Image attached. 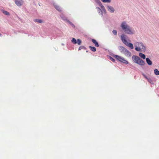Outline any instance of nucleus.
Instances as JSON below:
<instances>
[{
	"instance_id": "nucleus-21",
	"label": "nucleus",
	"mask_w": 159,
	"mask_h": 159,
	"mask_svg": "<svg viewBox=\"0 0 159 159\" xmlns=\"http://www.w3.org/2000/svg\"><path fill=\"white\" fill-rule=\"evenodd\" d=\"M77 43L79 45H80L81 43V40L80 39H78L77 40Z\"/></svg>"
},
{
	"instance_id": "nucleus-1",
	"label": "nucleus",
	"mask_w": 159,
	"mask_h": 159,
	"mask_svg": "<svg viewBox=\"0 0 159 159\" xmlns=\"http://www.w3.org/2000/svg\"><path fill=\"white\" fill-rule=\"evenodd\" d=\"M121 27L124 31L127 34H133L134 33V31L131 29L125 21L123 22L121 24Z\"/></svg>"
},
{
	"instance_id": "nucleus-17",
	"label": "nucleus",
	"mask_w": 159,
	"mask_h": 159,
	"mask_svg": "<svg viewBox=\"0 0 159 159\" xmlns=\"http://www.w3.org/2000/svg\"><path fill=\"white\" fill-rule=\"evenodd\" d=\"M34 21L36 22H38L39 23H42L43 22V21L41 20H39V19H35L34 20Z\"/></svg>"
},
{
	"instance_id": "nucleus-9",
	"label": "nucleus",
	"mask_w": 159,
	"mask_h": 159,
	"mask_svg": "<svg viewBox=\"0 0 159 159\" xmlns=\"http://www.w3.org/2000/svg\"><path fill=\"white\" fill-rule=\"evenodd\" d=\"M135 46L137 47L140 46L141 47L145 48V47L143 46L142 43H139L138 42L135 43Z\"/></svg>"
},
{
	"instance_id": "nucleus-7",
	"label": "nucleus",
	"mask_w": 159,
	"mask_h": 159,
	"mask_svg": "<svg viewBox=\"0 0 159 159\" xmlns=\"http://www.w3.org/2000/svg\"><path fill=\"white\" fill-rule=\"evenodd\" d=\"M15 3L18 6H20L22 4V0H15Z\"/></svg>"
},
{
	"instance_id": "nucleus-27",
	"label": "nucleus",
	"mask_w": 159,
	"mask_h": 159,
	"mask_svg": "<svg viewBox=\"0 0 159 159\" xmlns=\"http://www.w3.org/2000/svg\"><path fill=\"white\" fill-rule=\"evenodd\" d=\"M1 36V34L0 33V36Z\"/></svg>"
},
{
	"instance_id": "nucleus-15",
	"label": "nucleus",
	"mask_w": 159,
	"mask_h": 159,
	"mask_svg": "<svg viewBox=\"0 0 159 159\" xmlns=\"http://www.w3.org/2000/svg\"><path fill=\"white\" fill-rule=\"evenodd\" d=\"M55 8L59 11H61V8L59 6H55Z\"/></svg>"
},
{
	"instance_id": "nucleus-18",
	"label": "nucleus",
	"mask_w": 159,
	"mask_h": 159,
	"mask_svg": "<svg viewBox=\"0 0 159 159\" xmlns=\"http://www.w3.org/2000/svg\"><path fill=\"white\" fill-rule=\"evenodd\" d=\"M72 42L74 44H76L77 43L76 39L74 38H73L72 39Z\"/></svg>"
},
{
	"instance_id": "nucleus-6",
	"label": "nucleus",
	"mask_w": 159,
	"mask_h": 159,
	"mask_svg": "<svg viewBox=\"0 0 159 159\" xmlns=\"http://www.w3.org/2000/svg\"><path fill=\"white\" fill-rule=\"evenodd\" d=\"M107 8L108 11L111 13L114 12L115 11L114 8L111 6H107Z\"/></svg>"
},
{
	"instance_id": "nucleus-26",
	"label": "nucleus",
	"mask_w": 159,
	"mask_h": 159,
	"mask_svg": "<svg viewBox=\"0 0 159 159\" xmlns=\"http://www.w3.org/2000/svg\"><path fill=\"white\" fill-rule=\"evenodd\" d=\"M62 19H66V17H64V18H63Z\"/></svg>"
},
{
	"instance_id": "nucleus-24",
	"label": "nucleus",
	"mask_w": 159,
	"mask_h": 159,
	"mask_svg": "<svg viewBox=\"0 0 159 159\" xmlns=\"http://www.w3.org/2000/svg\"><path fill=\"white\" fill-rule=\"evenodd\" d=\"M110 59L113 62H114L115 61V60L112 57H110Z\"/></svg>"
},
{
	"instance_id": "nucleus-11",
	"label": "nucleus",
	"mask_w": 159,
	"mask_h": 159,
	"mask_svg": "<svg viewBox=\"0 0 159 159\" xmlns=\"http://www.w3.org/2000/svg\"><path fill=\"white\" fill-rule=\"evenodd\" d=\"M146 61L147 63L150 66L152 65V62L149 58H147L146 59Z\"/></svg>"
},
{
	"instance_id": "nucleus-3",
	"label": "nucleus",
	"mask_w": 159,
	"mask_h": 159,
	"mask_svg": "<svg viewBox=\"0 0 159 159\" xmlns=\"http://www.w3.org/2000/svg\"><path fill=\"white\" fill-rule=\"evenodd\" d=\"M133 61L134 62L138 64L140 66H144L145 64V62L141 59L139 57L134 55L132 57Z\"/></svg>"
},
{
	"instance_id": "nucleus-22",
	"label": "nucleus",
	"mask_w": 159,
	"mask_h": 159,
	"mask_svg": "<svg viewBox=\"0 0 159 159\" xmlns=\"http://www.w3.org/2000/svg\"><path fill=\"white\" fill-rule=\"evenodd\" d=\"M112 33H113L115 35H117V31L116 30H114L113 31H112Z\"/></svg>"
},
{
	"instance_id": "nucleus-13",
	"label": "nucleus",
	"mask_w": 159,
	"mask_h": 159,
	"mask_svg": "<svg viewBox=\"0 0 159 159\" xmlns=\"http://www.w3.org/2000/svg\"><path fill=\"white\" fill-rule=\"evenodd\" d=\"M89 48L93 52H95L96 51V48L94 47L90 46H89Z\"/></svg>"
},
{
	"instance_id": "nucleus-12",
	"label": "nucleus",
	"mask_w": 159,
	"mask_h": 159,
	"mask_svg": "<svg viewBox=\"0 0 159 159\" xmlns=\"http://www.w3.org/2000/svg\"><path fill=\"white\" fill-rule=\"evenodd\" d=\"M139 56L142 58H143V59H145L146 58L145 55L144 54L142 53H141V52L139 53Z\"/></svg>"
},
{
	"instance_id": "nucleus-8",
	"label": "nucleus",
	"mask_w": 159,
	"mask_h": 159,
	"mask_svg": "<svg viewBox=\"0 0 159 159\" xmlns=\"http://www.w3.org/2000/svg\"><path fill=\"white\" fill-rule=\"evenodd\" d=\"M136 48H135V50L137 51H141V49H142L143 50H145L146 49L145 48H143L141 47L140 46H135Z\"/></svg>"
},
{
	"instance_id": "nucleus-14",
	"label": "nucleus",
	"mask_w": 159,
	"mask_h": 159,
	"mask_svg": "<svg viewBox=\"0 0 159 159\" xmlns=\"http://www.w3.org/2000/svg\"><path fill=\"white\" fill-rule=\"evenodd\" d=\"M154 74L156 75H159V71L157 69H155L154 70Z\"/></svg>"
},
{
	"instance_id": "nucleus-10",
	"label": "nucleus",
	"mask_w": 159,
	"mask_h": 159,
	"mask_svg": "<svg viewBox=\"0 0 159 159\" xmlns=\"http://www.w3.org/2000/svg\"><path fill=\"white\" fill-rule=\"evenodd\" d=\"M92 42L94 44L95 46L96 47H98L99 46V44L97 41L94 39H93L92 40Z\"/></svg>"
},
{
	"instance_id": "nucleus-16",
	"label": "nucleus",
	"mask_w": 159,
	"mask_h": 159,
	"mask_svg": "<svg viewBox=\"0 0 159 159\" xmlns=\"http://www.w3.org/2000/svg\"><path fill=\"white\" fill-rule=\"evenodd\" d=\"M102 2H107V3H110L111 0H101Z\"/></svg>"
},
{
	"instance_id": "nucleus-5",
	"label": "nucleus",
	"mask_w": 159,
	"mask_h": 159,
	"mask_svg": "<svg viewBox=\"0 0 159 159\" xmlns=\"http://www.w3.org/2000/svg\"><path fill=\"white\" fill-rule=\"evenodd\" d=\"M115 58L119 61L124 63L125 64H128V62L125 60L124 58L118 55H116L115 56Z\"/></svg>"
},
{
	"instance_id": "nucleus-25",
	"label": "nucleus",
	"mask_w": 159,
	"mask_h": 159,
	"mask_svg": "<svg viewBox=\"0 0 159 159\" xmlns=\"http://www.w3.org/2000/svg\"><path fill=\"white\" fill-rule=\"evenodd\" d=\"M101 7H102V9L103 11H106V10L105 9V7L103 5Z\"/></svg>"
},
{
	"instance_id": "nucleus-4",
	"label": "nucleus",
	"mask_w": 159,
	"mask_h": 159,
	"mask_svg": "<svg viewBox=\"0 0 159 159\" xmlns=\"http://www.w3.org/2000/svg\"><path fill=\"white\" fill-rule=\"evenodd\" d=\"M119 49L121 52L124 54L126 56L128 57H130L131 56V53L124 47L121 46H120Z\"/></svg>"
},
{
	"instance_id": "nucleus-23",
	"label": "nucleus",
	"mask_w": 159,
	"mask_h": 159,
	"mask_svg": "<svg viewBox=\"0 0 159 159\" xmlns=\"http://www.w3.org/2000/svg\"><path fill=\"white\" fill-rule=\"evenodd\" d=\"M84 48V47L83 46H81L79 47V50H80Z\"/></svg>"
},
{
	"instance_id": "nucleus-2",
	"label": "nucleus",
	"mask_w": 159,
	"mask_h": 159,
	"mask_svg": "<svg viewBox=\"0 0 159 159\" xmlns=\"http://www.w3.org/2000/svg\"><path fill=\"white\" fill-rule=\"evenodd\" d=\"M128 37L127 35L122 34L121 35V39L122 42L127 46L129 47L131 49L134 48L133 45L130 43H128L126 40Z\"/></svg>"
},
{
	"instance_id": "nucleus-19",
	"label": "nucleus",
	"mask_w": 159,
	"mask_h": 159,
	"mask_svg": "<svg viewBox=\"0 0 159 159\" xmlns=\"http://www.w3.org/2000/svg\"><path fill=\"white\" fill-rule=\"evenodd\" d=\"M3 13L5 15L9 16L10 15L9 13L7 11H3Z\"/></svg>"
},
{
	"instance_id": "nucleus-20",
	"label": "nucleus",
	"mask_w": 159,
	"mask_h": 159,
	"mask_svg": "<svg viewBox=\"0 0 159 159\" xmlns=\"http://www.w3.org/2000/svg\"><path fill=\"white\" fill-rule=\"evenodd\" d=\"M96 8L98 10V11L99 13H100V12H101V14L102 15V10L99 7H96Z\"/></svg>"
}]
</instances>
